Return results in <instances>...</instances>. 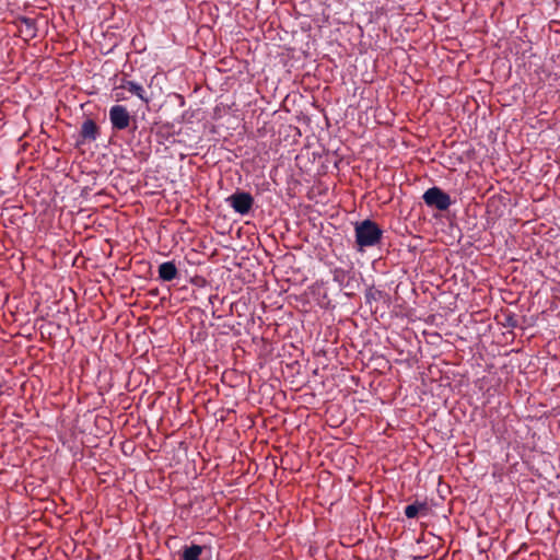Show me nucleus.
<instances>
[{
    "label": "nucleus",
    "mask_w": 560,
    "mask_h": 560,
    "mask_svg": "<svg viewBox=\"0 0 560 560\" xmlns=\"http://www.w3.org/2000/svg\"><path fill=\"white\" fill-rule=\"evenodd\" d=\"M384 231L380 224L371 219L354 223V248L363 253L366 248L382 244Z\"/></svg>",
    "instance_id": "f257e3e1"
},
{
    "label": "nucleus",
    "mask_w": 560,
    "mask_h": 560,
    "mask_svg": "<svg viewBox=\"0 0 560 560\" xmlns=\"http://www.w3.org/2000/svg\"><path fill=\"white\" fill-rule=\"evenodd\" d=\"M332 278L339 288L345 290L347 296L354 295L355 291L360 289V279L357 277L353 267L348 269L340 267L335 268L332 270Z\"/></svg>",
    "instance_id": "f03ea898"
},
{
    "label": "nucleus",
    "mask_w": 560,
    "mask_h": 560,
    "mask_svg": "<svg viewBox=\"0 0 560 560\" xmlns=\"http://www.w3.org/2000/svg\"><path fill=\"white\" fill-rule=\"evenodd\" d=\"M109 120L115 131L126 130L131 122L135 124L133 130L137 129L136 118L130 115L128 109L122 105H114L109 109Z\"/></svg>",
    "instance_id": "7ed1b4c3"
},
{
    "label": "nucleus",
    "mask_w": 560,
    "mask_h": 560,
    "mask_svg": "<svg viewBox=\"0 0 560 560\" xmlns=\"http://www.w3.org/2000/svg\"><path fill=\"white\" fill-rule=\"evenodd\" d=\"M422 199L428 207L435 208L439 211H445L452 205L450 195L438 186H433L425 190Z\"/></svg>",
    "instance_id": "20e7f679"
},
{
    "label": "nucleus",
    "mask_w": 560,
    "mask_h": 560,
    "mask_svg": "<svg viewBox=\"0 0 560 560\" xmlns=\"http://www.w3.org/2000/svg\"><path fill=\"white\" fill-rule=\"evenodd\" d=\"M226 201L233 210L241 215L248 214L254 206L253 196L249 192L242 190H236L226 199Z\"/></svg>",
    "instance_id": "39448f33"
},
{
    "label": "nucleus",
    "mask_w": 560,
    "mask_h": 560,
    "mask_svg": "<svg viewBox=\"0 0 560 560\" xmlns=\"http://www.w3.org/2000/svg\"><path fill=\"white\" fill-rule=\"evenodd\" d=\"M101 133V128L92 118H86L80 128L77 147L95 141Z\"/></svg>",
    "instance_id": "423d86ee"
},
{
    "label": "nucleus",
    "mask_w": 560,
    "mask_h": 560,
    "mask_svg": "<svg viewBox=\"0 0 560 560\" xmlns=\"http://www.w3.org/2000/svg\"><path fill=\"white\" fill-rule=\"evenodd\" d=\"M15 24L19 28L21 37L25 42H30L37 36L38 27L36 19L28 16H18L15 19Z\"/></svg>",
    "instance_id": "0eeeda50"
},
{
    "label": "nucleus",
    "mask_w": 560,
    "mask_h": 560,
    "mask_svg": "<svg viewBox=\"0 0 560 560\" xmlns=\"http://www.w3.org/2000/svg\"><path fill=\"white\" fill-rule=\"evenodd\" d=\"M117 89L128 90L144 103H149V97L145 95L143 88L140 84L128 80L126 75L120 79V84L117 86Z\"/></svg>",
    "instance_id": "6e6552de"
},
{
    "label": "nucleus",
    "mask_w": 560,
    "mask_h": 560,
    "mask_svg": "<svg viewBox=\"0 0 560 560\" xmlns=\"http://www.w3.org/2000/svg\"><path fill=\"white\" fill-rule=\"evenodd\" d=\"M159 279L164 282H170L176 279L179 275L176 264L172 261L162 262L159 266Z\"/></svg>",
    "instance_id": "1a4fd4ad"
},
{
    "label": "nucleus",
    "mask_w": 560,
    "mask_h": 560,
    "mask_svg": "<svg viewBox=\"0 0 560 560\" xmlns=\"http://www.w3.org/2000/svg\"><path fill=\"white\" fill-rule=\"evenodd\" d=\"M205 546L191 544L190 546L185 545L179 553L182 560H200V557L205 550Z\"/></svg>",
    "instance_id": "9d476101"
},
{
    "label": "nucleus",
    "mask_w": 560,
    "mask_h": 560,
    "mask_svg": "<svg viewBox=\"0 0 560 560\" xmlns=\"http://www.w3.org/2000/svg\"><path fill=\"white\" fill-rule=\"evenodd\" d=\"M420 511L427 512L428 511V504L427 502H418L416 501L412 504H409L405 508V515L407 518H415L418 516Z\"/></svg>",
    "instance_id": "9b49d317"
},
{
    "label": "nucleus",
    "mask_w": 560,
    "mask_h": 560,
    "mask_svg": "<svg viewBox=\"0 0 560 560\" xmlns=\"http://www.w3.org/2000/svg\"><path fill=\"white\" fill-rule=\"evenodd\" d=\"M175 135L174 126L171 122L161 125L156 130V136L161 139L167 140Z\"/></svg>",
    "instance_id": "f8f14e48"
},
{
    "label": "nucleus",
    "mask_w": 560,
    "mask_h": 560,
    "mask_svg": "<svg viewBox=\"0 0 560 560\" xmlns=\"http://www.w3.org/2000/svg\"><path fill=\"white\" fill-rule=\"evenodd\" d=\"M502 325L510 328H516L518 327L517 317L513 313H508L504 315V322Z\"/></svg>",
    "instance_id": "ddd939ff"
},
{
    "label": "nucleus",
    "mask_w": 560,
    "mask_h": 560,
    "mask_svg": "<svg viewBox=\"0 0 560 560\" xmlns=\"http://www.w3.org/2000/svg\"><path fill=\"white\" fill-rule=\"evenodd\" d=\"M118 90H119V89H117V88H115V89H114V92H115V100H116L117 102L126 101V100H127V97H126L125 93H124V92H118Z\"/></svg>",
    "instance_id": "4468645a"
},
{
    "label": "nucleus",
    "mask_w": 560,
    "mask_h": 560,
    "mask_svg": "<svg viewBox=\"0 0 560 560\" xmlns=\"http://www.w3.org/2000/svg\"><path fill=\"white\" fill-rule=\"evenodd\" d=\"M376 294L381 295L382 292L381 291L373 292L372 290H369V292H366V294H365L366 301L370 302L371 299H375Z\"/></svg>",
    "instance_id": "2eb2a0df"
},
{
    "label": "nucleus",
    "mask_w": 560,
    "mask_h": 560,
    "mask_svg": "<svg viewBox=\"0 0 560 560\" xmlns=\"http://www.w3.org/2000/svg\"><path fill=\"white\" fill-rule=\"evenodd\" d=\"M156 293H158V290L151 292L152 295H155Z\"/></svg>",
    "instance_id": "dca6fc26"
}]
</instances>
